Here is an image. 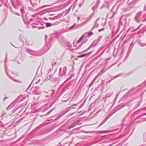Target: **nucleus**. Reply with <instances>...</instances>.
Wrapping results in <instances>:
<instances>
[{
  "instance_id": "f257e3e1",
  "label": "nucleus",
  "mask_w": 146,
  "mask_h": 146,
  "mask_svg": "<svg viewBox=\"0 0 146 146\" xmlns=\"http://www.w3.org/2000/svg\"><path fill=\"white\" fill-rule=\"evenodd\" d=\"M101 21L99 19H98L96 21L95 24H94L93 28H96L98 27V23H99L100 21Z\"/></svg>"
},
{
  "instance_id": "f03ea898",
  "label": "nucleus",
  "mask_w": 146,
  "mask_h": 146,
  "mask_svg": "<svg viewBox=\"0 0 146 146\" xmlns=\"http://www.w3.org/2000/svg\"><path fill=\"white\" fill-rule=\"evenodd\" d=\"M88 34V37L92 35L93 34V33L92 32H90L88 33H84V35H85L86 34Z\"/></svg>"
},
{
  "instance_id": "7ed1b4c3",
  "label": "nucleus",
  "mask_w": 146,
  "mask_h": 146,
  "mask_svg": "<svg viewBox=\"0 0 146 146\" xmlns=\"http://www.w3.org/2000/svg\"><path fill=\"white\" fill-rule=\"evenodd\" d=\"M60 23L59 21H57L52 24V25H56Z\"/></svg>"
},
{
  "instance_id": "20e7f679",
  "label": "nucleus",
  "mask_w": 146,
  "mask_h": 146,
  "mask_svg": "<svg viewBox=\"0 0 146 146\" xmlns=\"http://www.w3.org/2000/svg\"><path fill=\"white\" fill-rule=\"evenodd\" d=\"M90 19V17H89V18H88L85 21H84L83 23L84 24H86V23H88Z\"/></svg>"
},
{
  "instance_id": "39448f33",
  "label": "nucleus",
  "mask_w": 146,
  "mask_h": 146,
  "mask_svg": "<svg viewBox=\"0 0 146 146\" xmlns=\"http://www.w3.org/2000/svg\"><path fill=\"white\" fill-rule=\"evenodd\" d=\"M84 36V35H83L80 38L78 41H77L76 42L78 44L82 40Z\"/></svg>"
},
{
  "instance_id": "423d86ee",
  "label": "nucleus",
  "mask_w": 146,
  "mask_h": 146,
  "mask_svg": "<svg viewBox=\"0 0 146 146\" xmlns=\"http://www.w3.org/2000/svg\"><path fill=\"white\" fill-rule=\"evenodd\" d=\"M46 26L47 27H51L52 26V24L49 23H46Z\"/></svg>"
},
{
  "instance_id": "0eeeda50",
  "label": "nucleus",
  "mask_w": 146,
  "mask_h": 146,
  "mask_svg": "<svg viewBox=\"0 0 146 146\" xmlns=\"http://www.w3.org/2000/svg\"><path fill=\"white\" fill-rule=\"evenodd\" d=\"M86 54H84L82 55H81L78 56L77 57L78 58L83 57L86 56Z\"/></svg>"
},
{
  "instance_id": "6e6552de",
  "label": "nucleus",
  "mask_w": 146,
  "mask_h": 146,
  "mask_svg": "<svg viewBox=\"0 0 146 146\" xmlns=\"http://www.w3.org/2000/svg\"><path fill=\"white\" fill-rule=\"evenodd\" d=\"M76 24V23H75L74 24V25L72 26H71V27H70L69 29H72L73 27H74V25H75Z\"/></svg>"
},
{
  "instance_id": "1a4fd4ad",
  "label": "nucleus",
  "mask_w": 146,
  "mask_h": 146,
  "mask_svg": "<svg viewBox=\"0 0 146 146\" xmlns=\"http://www.w3.org/2000/svg\"><path fill=\"white\" fill-rule=\"evenodd\" d=\"M21 13L22 14L23 13V9H21Z\"/></svg>"
},
{
  "instance_id": "9d476101",
  "label": "nucleus",
  "mask_w": 146,
  "mask_h": 146,
  "mask_svg": "<svg viewBox=\"0 0 146 146\" xmlns=\"http://www.w3.org/2000/svg\"><path fill=\"white\" fill-rule=\"evenodd\" d=\"M104 30V29H99V30H98V31H99V32H100V31H102V30Z\"/></svg>"
},
{
  "instance_id": "9b49d317",
  "label": "nucleus",
  "mask_w": 146,
  "mask_h": 146,
  "mask_svg": "<svg viewBox=\"0 0 146 146\" xmlns=\"http://www.w3.org/2000/svg\"><path fill=\"white\" fill-rule=\"evenodd\" d=\"M92 52H90L86 54V55H89V54H90V53H91Z\"/></svg>"
},
{
  "instance_id": "f8f14e48",
  "label": "nucleus",
  "mask_w": 146,
  "mask_h": 146,
  "mask_svg": "<svg viewBox=\"0 0 146 146\" xmlns=\"http://www.w3.org/2000/svg\"><path fill=\"white\" fill-rule=\"evenodd\" d=\"M54 19H57V17H55L54 18H53V20H54Z\"/></svg>"
},
{
  "instance_id": "ddd939ff",
  "label": "nucleus",
  "mask_w": 146,
  "mask_h": 146,
  "mask_svg": "<svg viewBox=\"0 0 146 146\" xmlns=\"http://www.w3.org/2000/svg\"><path fill=\"white\" fill-rule=\"evenodd\" d=\"M139 14H138L137 15V16H136V17H135V19H137V17H138V15H139Z\"/></svg>"
},
{
  "instance_id": "4468645a",
  "label": "nucleus",
  "mask_w": 146,
  "mask_h": 146,
  "mask_svg": "<svg viewBox=\"0 0 146 146\" xmlns=\"http://www.w3.org/2000/svg\"><path fill=\"white\" fill-rule=\"evenodd\" d=\"M48 6V5H45V6H42L41 7V8H43L45 7H46V6Z\"/></svg>"
},
{
  "instance_id": "2eb2a0df",
  "label": "nucleus",
  "mask_w": 146,
  "mask_h": 146,
  "mask_svg": "<svg viewBox=\"0 0 146 146\" xmlns=\"http://www.w3.org/2000/svg\"><path fill=\"white\" fill-rule=\"evenodd\" d=\"M40 79H39L38 81H37L36 82H35V83H36V84H37L38 83V82L40 81Z\"/></svg>"
},
{
  "instance_id": "dca6fc26",
  "label": "nucleus",
  "mask_w": 146,
  "mask_h": 146,
  "mask_svg": "<svg viewBox=\"0 0 146 146\" xmlns=\"http://www.w3.org/2000/svg\"><path fill=\"white\" fill-rule=\"evenodd\" d=\"M79 19H80V17H78V20Z\"/></svg>"
},
{
  "instance_id": "f3484780",
  "label": "nucleus",
  "mask_w": 146,
  "mask_h": 146,
  "mask_svg": "<svg viewBox=\"0 0 146 146\" xmlns=\"http://www.w3.org/2000/svg\"><path fill=\"white\" fill-rule=\"evenodd\" d=\"M61 70V68H60L59 71H60Z\"/></svg>"
},
{
  "instance_id": "a211bd4d",
  "label": "nucleus",
  "mask_w": 146,
  "mask_h": 146,
  "mask_svg": "<svg viewBox=\"0 0 146 146\" xmlns=\"http://www.w3.org/2000/svg\"><path fill=\"white\" fill-rule=\"evenodd\" d=\"M144 115H146V113L144 114Z\"/></svg>"
},
{
  "instance_id": "6ab92c4d",
  "label": "nucleus",
  "mask_w": 146,
  "mask_h": 146,
  "mask_svg": "<svg viewBox=\"0 0 146 146\" xmlns=\"http://www.w3.org/2000/svg\"><path fill=\"white\" fill-rule=\"evenodd\" d=\"M75 59L76 60H77V58H76Z\"/></svg>"
},
{
  "instance_id": "aec40b11",
  "label": "nucleus",
  "mask_w": 146,
  "mask_h": 146,
  "mask_svg": "<svg viewBox=\"0 0 146 146\" xmlns=\"http://www.w3.org/2000/svg\"><path fill=\"white\" fill-rule=\"evenodd\" d=\"M35 79L33 81H35Z\"/></svg>"
},
{
  "instance_id": "412c9836",
  "label": "nucleus",
  "mask_w": 146,
  "mask_h": 146,
  "mask_svg": "<svg viewBox=\"0 0 146 146\" xmlns=\"http://www.w3.org/2000/svg\"><path fill=\"white\" fill-rule=\"evenodd\" d=\"M101 21H103V19H101Z\"/></svg>"
},
{
  "instance_id": "4be33fe9",
  "label": "nucleus",
  "mask_w": 146,
  "mask_h": 146,
  "mask_svg": "<svg viewBox=\"0 0 146 146\" xmlns=\"http://www.w3.org/2000/svg\"><path fill=\"white\" fill-rule=\"evenodd\" d=\"M103 24L102 23H101V25H102Z\"/></svg>"
},
{
  "instance_id": "5701e85b",
  "label": "nucleus",
  "mask_w": 146,
  "mask_h": 146,
  "mask_svg": "<svg viewBox=\"0 0 146 146\" xmlns=\"http://www.w3.org/2000/svg\"><path fill=\"white\" fill-rule=\"evenodd\" d=\"M117 77V76H116L115 77V78H116V77Z\"/></svg>"
}]
</instances>
